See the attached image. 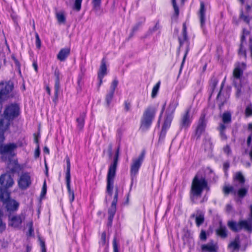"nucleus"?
I'll use <instances>...</instances> for the list:
<instances>
[{"label": "nucleus", "mask_w": 252, "mask_h": 252, "mask_svg": "<svg viewBox=\"0 0 252 252\" xmlns=\"http://www.w3.org/2000/svg\"><path fill=\"white\" fill-rule=\"evenodd\" d=\"M20 114V107L17 103H11L5 107L3 111L4 117L0 119V129H8L10 122Z\"/></svg>", "instance_id": "f257e3e1"}, {"label": "nucleus", "mask_w": 252, "mask_h": 252, "mask_svg": "<svg viewBox=\"0 0 252 252\" xmlns=\"http://www.w3.org/2000/svg\"><path fill=\"white\" fill-rule=\"evenodd\" d=\"M205 189L207 191L210 190L207 181L205 177L196 175L191 183L190 191L191 198L201 197Z\"/></svg>", "instance_id": "f03ea898"}, {"label": "nucleus", "mask_w": 252, "mask_h": 252, "mask_svg": "<svg viewBox=\"0 0 252 252\" xmlns=\"http://www.w3.org/2000/svg\"><path fill=\"white\" fill-rule=\"evenodd\" d=\"M8 168L9 169V171L0 176V184L3 187H0V188L5 189L7 190H8V188L12 187L14 184L13 177L10 174H14L19 169L20 165L17 160H14L10 161Z\"/></svg>", "instance_id": "7ed1b4c3"}, {"label": "nucleus", "mask_w": 252, "mask_h": 252, "mask_svg": "<svg viewBox=\"0 0 252 252\" xmlns=\"http://www.w3.org/2000/svg\"><path fill=\"white\" fill-rule=\"evenodd\" d=\"M156 112L157 108L154 106H149L145 109L140 120V130L144 132L150 128Z\"/></svg>", "instance_id": "20e7f679"}, {"label": "nucleus", "mask_w": 252, "mask_h": 252, "mask_svg": "<svg viewBox=\"0 0 252 252\" xmlns=\"http://www.w3.org/2000/svg\"><path fill=\"white\" fill-rule=\"evenodd\" d=\"M120 148H118L112 164L109 167L107 176V192L110 195H112L113 189L114 179L116 175V168L118 165V160L119 156Z\"/></svg>", "instance_id": "39448f33"}, {"label": "nucleus", "mask_w": 252, "mask_h": 252, "mask_svg": "<svg viewBox=\"0 0 252 252\" xmlns=\"http://www.w3.org/2000/svg\"><path fill=\"white\" fill-rule=\"evenodd\" d=\"M0 200L5 204L8 212H14L18 210L19 203L16 200L10 199V192L5 189L0 188Z\"/></svg>", "instance_id": "423d86ee"}, {"label": "nucleus", "mask_w": 252, "mask_h": 252, "mask_svg": "<svg viewBox=\"0 0 252 252\" xmlns=\"http://www.w3.org/2000/svg\"><path fill=\"white\" fill-rule=\"evenodd\" d=\"M227 226L234 232H238L242 229L249 232H251L252 230L251 224L246 220H240L238 222L230 220L227 222Z\"/></svg>", "instance_id": "0eeeda50"}, {"label": "nucleus", "mask_w": 252, "mask_h": 252, "mask_svg": "<svg viewBox=\"0 0 252 252\" xmlns=\"http://www.w3.org/2000/svg\"><path fill=\"white\" fill-rule=\"evenodd\" d=\"M13 85L10 82L0 83V100L3 102L9 98L13 97L14 95L12 91Z\"/></svg>", "instance_id": "6e6552de"}, {"label": "nucleus", "mask_w": 252, "mask_h": 252, "mask_svg": "<svg viewBox=\"0 0 252 252\" xmlns=\"http://www.w3.org/2000/svg\"><path fill=\"white\" fill-rule=\"evenodd\" d=\"M145 157V152H142L141 154L136 158H133L130 166V175L131 180L135 178L141 167Z\"/></svg>", "instance_id": "1a4fd4ad"}, {"label": "nucleus", "mask_w": 252, "mask_h": 252, "mask_svg": "<svg viewBox=\"0 0 252 252\" xmlns=\"http://www.w3.org/2000/svg\"><path fill=\"white\" fill-rule=\"evenodd\" d=\"M66 171L65 173V181L67 192L68 194L69 201L72 202L74 200V193L70 188V160L68 157H66Z\"/></svg>", "instance_id": "9d476101"}, {"label": "nucleus", "mask_w": 252, "mask_h": 252, "mask_svg": "<svg viewBox=\"0 0 252 252\" xmlns=\"http://www.w3.org/2000/svg\"><path fill=\"white\" fill-rule=\"evenodd\" d=\"M31 179L29 173H22L18 181V186L22 189H27L31 184Z\"/></svg>", "instance_id": "9b49d317"}, {"label": "nucleus", "mask_w": 252, "mask_h": 252, "mask_svg": "<svg viewBox=\"0 0 252 252\" xmlns=\"http://www.w3.org/2000/svg\"><path fill=\"white\" fill-rule=\"evenodd\" d=\"M191 107L187 109L185 112L182 115L180 121V127L181 128H187L191 122L190 117Z\"/></svg>", "instance_id": "f8f14e48"}, {"label": "nucleus", "mask_w": 252, "mask_h": 252, "mask_svg": "<svg viewBox=\"0 0 252 252\" xmlns=\"http://www.w3.org/2000/svg\"><path fill=\"white\" fill-rule=\"evenodd\" d=\"M183 39H181L180 38H179L180 47H181L182 46L184 41H187L188 45H187V48L186 50V52H185L184 58L183 59V61H182V63H181V65L180 70H181V69H182V68L183 64L184 63V62L185 61L186 58L187 54L189 50V42L188 41V36H187V27H186V24L185 23L183 24Z\"/></svg>", "instance_id": "ddd939ff"}, {"label": "nucleus", "mask_w": 252, "mask_h": 252, "mask_svg": "<svg viewBox=\"0 0 252 252\" xmlns=\"http://www.w3.org/2000/svg\"><path fill=\"white\" fill-rule=\"evenodd\" d=\"M25 217L23 214L9 217V225L14 228H20Z\"/></svg>", "instance_id": "4468645a"}, {"label": "nucleus", "mask_w": 252, "mask_h": 252, "mask_svg": "<svg viewBox=\"0 0 252 252\" xmlns=\"http://www.w3.org/2000/svg\"><path fill=\"white\" fill-rule=\"evenodd\" d=\"M17 148V145L14 143L2 144L0 146V153L1 155L9 154L12 155L13 152Z\"/></svg>", "instance_id": "2eb2a0df"}, {"label": "nucleus", "mask_w": 252, "mask_h": 252, "mask_svg": "<svg viewBox=\"0 0 252 252\" xmlns=\"http://www.w3.org/2000/svg\"><path fill=\"white\" fill-rule=\"evenodd\" d=\"M118 84V81L117 79H114L111 84L110 91L107 94L105 97V100L107 106L110 105L111 100L113 98L114 92L117 87Z\"/></svg>", "instance_id": "dca6fc26"}, {"label": "nucleus", "mask_w": 252, "mask_h": 252, "mask_svg": "<svg viewBox=\"0 0 252 252\" xmlns=\"http://www.w3.org/2000/svg\"><path fill=\"white\" fill-rule=\"evenodd\" d=\"M206 121L205 119V115H202L199 119L196 129L195 136L197 137V138H199L201 135L204 131L206 126Z\"/></svg>", "instance_id": "f3484780"}, {"label": "nucleus", "mask_w": 252, "mask_h": 252, "mask_svg": "<svg viewBox=\"0 0 252 252\" xmlns=\"http://www.w3.org/2000/svg\"><path fill=\"white\" fill-rule=\"evenodd\" d=\"M205 5L203 1L200 2V7L199 12L200 26L202 29H203L205 24Z\"/></svg>", "instance_id": "a211bd4d"}, {"label": "nucleus", "mask_w": 252, "mask_h": 252, "mask_svg": "<svg viewBox=\"0 0 252 252\" xmlns=\"http://www.w3.org/2000/svg\"><path fill=\"white\" fill-rule=\"evenodd\" d=\"M178 105V103L176 100L171 101L166 111V115L172 116Z\"/></svg>", "instance_id": "6ab92c4d"}, {"label": "nucleus", "mask_w": 252, "mask_h": 252, "mask_svg": "<svg viewBox=\"0 0 252 252\" xmlns=\"http://www.w3.org/2000/svg\"><path fill=\"white\" fill-rule=\"evenodd\" d=\"M107 74V67L104 59L101 60V65L98 72V77H103Z\"/></svg>", "instance_id": "aec40b11"}, {"label": "nucleus", "mask_w": 252, "mask_h": 252, "mask_svg": "<svg viewBox=\"0 0 252 252\" xmlns=\"http://www.w3.org/2000/svg\"><path fill=\"white\" fill-rule=\"evenodd\" d=\"M216 233L218 235L222 238H225L227 236V229L221 223H220L219 227L216 230Z\"/></svg>", "instance_id": "412c9836"}, {"label": "nucleus", "mask_w": 252, "mask_h": 252, "mask_svg": "<svg viewBox=\"0 0 252 252\" xmlns=\"http://www.w3.org/2000/svg\"><path fill=\"white\" fill-rule=\"evenodd\" d=\"M172 120V116L166 115V117L164 121L161 131V134H163V136L165 134L166 129L170 126Z\"/></svg>", "instance_id": "4be33fe9"}, {"label": "nucleus", "mask_w": 252, "mask_h": 252, "mask_svg": "<svg viewBox=\"0 0 252 252\" xmlns=\"http://www.w3.org/2000/svg\"><path fill=\"white\" fill-rule=\"evenodd\" d=\"M201 249L203 251L217 252L218 248L216 245L212 243H208L207 244L202 245Z\"/></svg>", "instance_id": "5701e85b"}, {"label": "nucleus", "mask_w": 252, "mask_h": 252, "mask_svg": "<svg viewBox=\"0 0 252 252\" xmlns=\"http://www.w3.org/2000/svg\"><path fill=\"white\" fill-rule=\"evenodd\" d=\"M116 211V205L111 204L110 208L108 210V224L111 225Z\"/></svg>", "instance_id": "b1692460"}, {"label": "nucleus", "mask_w": 252, "mask_h": 252, "mask_svg": "<svg viewBox=\"0 0 252 252\" xmlns=\"http://www.w3.org/2000/svg\"><path fill=\"white\" fill-rule=\"evenodd\" d=\"M85 117L86 114L83 112L80 114L79 117L76 120L77 122V127L80 130H82L83 128Z\"/></svg>", "instance_id": "393cba45"}, {"label": "nucleus", "mask_w": 252, "mask_h": 252, "mask_svg": "<svg viewBox=\"0 0 252 252\" xmlns=\"http://www.w3.org/2000/svg\"><path fill=\"white\" fill-rule=\"evenodd\" d=\"M54 74L55 76V95L57 96L60 88L59 71L57 70H55Z\"/></svg>", "instance_id": "a878e982"}, {"label": "nucleus", "mask_w": 252, "mask_h": 252, "mask_svg": "<svg viewBox=\"0 0 252 252\" xmlns=\"http://www.w3.org/2000/svg\"><path fill=\"white\" fill-rule=\"evenodd\" d=\"M101 0H92V3L93 4L92 10L97 14L100 10L101 6Z\"/></svg>", "instance_id": "bb28decb"}, {"label": "nucleus", "mask_w": 252, "mask_h": 252, "mask_svg": "<svg viewBox=\"0 0 252 252\" xmlns=\"http://www.w3.org/2000/svg\"><path fill=\"white\" fill-rule=\"evenodd\" d=\"M248 189V187L241 188L238 190L237 192H236V194L239 197L243 198L247 194Z\"/></svg>", "instance_id": "cd10ccee"}, {"label": "nucleus", "mask_w": 252, "mask_h": 252, "mask_svg": "<svg viewBox=\"0 0 252 252\" xmlns=\"http://www.w3.org/2000/svg\"><path fill=\"white\" fill-rule=\"evenodd\" d=\"M228 247L229 248L232 249L233 251L238 250L240 248L239 238H235L234 241L230 243Z\"/></svg>", "instance_id": "c85d7f7f"}, {"label": "nucleus", "mask_w": 252, "mask_h": 252, "mask_svg": "<svg viewBox=\"0 0 252 252\" xmlns=\"http://www.w3.org/2000/svg\"><path fill=\"white\" fill-rule=\"evenodd\" d=\"M222 120L224 124H229L231 122V114L228 112H225L222 115Z\"/></svg>", "instance_id": "c756f323"}, {"label": "nucleus", "mask_w": 252, "mask_h": 252, "mask_svg": "<svg viewBox=\"0 0 252 252\" xmlns=\"http://www.w3.org/2000/svg\"><path fill=\"white\" fill-rule=\"evenodd\" d=\"M204 221V215L202 212H200L198 215L195 217V222L197 226H199Z\"/></svg>", "instance_id": "7c9ffc66"}, {"label": "nucleus", "mask_w": 252, "mask_h": 252, "mask_svg": "<svg viewBox=\"0 0 252 252\" xmlns=\"http://www.w3.org/2000/svg\"><path fill=\"white\" fill-rule=\"evenodd\" d=\"M84 77V73L82 71H81L78 76L77 77V85H78V88L80 90H81L82 87L83 85V79Z\"/></svg>", "instance_id": "2f4dec72"}, {"label": "nucleus", "mask_w": 252, "mask_h": 252, "mask_svg": "<svg viewBox=\"0 0 252 252\" xmlns=\"http://www.w3.org/2000/svg\"><path fill=\"white\" fill-rule=\"evenodd\" d=\"M243 74V71L239 67H236L233 70V75L235 79H239Z\"/></svg>", "instance_id": "473e14b6"}, {"label": "nucleus", "mask_w": 252, "mask_h": 252, "mask_svg": "<svg viewBox=\"0 0 252 252\" xmlns=\"http://www.w3.org/2000/svg\"><path fill=\"white\" fill-rule=\"evenodd\" d=\"M223 192L225 195H228L230 192L233 193L234 195L236 194V191L234 189L232 186H224L223 188Z\"/></svg>", "instance_id": "72a5a7b5"}, {"label": "nucleus", "mask_w": 252, "mask_h": 252, "mask_svg": "<svg viewBox=\"0 0 252 252\" xmlns=\"http://www.w3.org/2000/svg\"><path fill=\"white\" fill-rule=\"evenodd\" d=\"M234 179L239 181V182L241 184H243L245 182V178L241 172H237L236 173Z\"/></svg>", "instance_id": "f704fd0d"}, {"label": "nucleus", "mask_w": 252, "mask_h": 252, "mask_svg": "<svg viewBox=\"0 0 252 252\" xmlns=\"http://www.w3.org/2000/svg\"><path fill=\"white\" fill-rule=\"evenodd\" d=\"M159 83H158L156 85H155L152 89V97L153 98H154L157 94V93L158 91V89H159Z\"/></svg>", "instance_id": "c9c22d12"}, {"label": "nucleus", "mask_w": 252, "mask_h": 252, "mask_svg": "<svg viewBox=\"0 0 252 252\" xmlns=\"http://www.w3.org/2000/svg\"><path fill=\"white\" fill-rule=\"evenodd\" d=\"M82 0H75V3L74 4L73 8L76 10L77 11H79L81 9V3Z\"/></svg>", "instance_id": "e433bc0d"}, {"label": "nucleus", "mask_w": 252, "mask_h": 252, "mask_svg": "<svg viewBox=\"0 0 252 252\" xmlns=\"http://www.w3.org/2000/svg\"><path fill=\"white\" fill-rule=\"evenodd\" d=\"M240 18L242 19L247 24L249 25L250 22V19L248 16L245 15L243 14V11L241 12Z\"/></svg>", "instance_id": "4c0bfd02"}, {"label": "nucleus", "mask_w": 252, "mask_h": 252, "mask_svg": "<svg viewBox=\"0 0 252 252\" xmlns=\"http://www.w3.org/2000/svg\"><path fill=\"white\" fill-rule=\"evenodd\" d=\"M172 3L174 10L175 14L176 15V16H178L179 14V10L178 6L176 3V0H172Z\"/></svg>", "instance_id": "58836bf2"}, {"label": "nucleus", "mask_w": 252, "mask_h": 252, "mask_svg": "<svg viewBox=\"0 0 252 252\" xmlns=\"http://www.w3.org/2000/svg\"><path fill=\"white\" fill-rule=\"evenodd\" d=\"M218 80L216 78L213 77L212 78L211 80L210 86L212 88L213 90L215 89V87L218 84Z\"/></svg>", "instance_id": "ea45409f"}, {"label": "nucleus", "mask_w": 252, "mask_h": 252, "mask_svg": "<svg viewBox=\"0 0 252 252\" xmlns=\"http://www.w3.org/2000/svg\"><path fill=\"white\" fill-rule=\"evenodd\" d=\"M56 16L58 19V22L60 24H62L63 23V13L62 12H57Z\"/></svg>", "instance_id": "a19ab883"}, {"label": "nucleus", "mask_w": 252, "mask_h": 252, "mask_svg": "<svg viewBox=\"0 0 252 252\" xmlns=\"http://www.w3.org/2000/svg\"><path fill=\"white\" fill-rule=\"evenodd\" d=\"M6 228V224L4 223L2 219L1 218H0V233H2L3 231H4L5 230Z\"/></svg>", "instance_id": "79ce46f5"}, {"label": "nucleus", "mask_w": 252, "mask_h": 252, "mask_svg": "<svg viewBox=\"0 0 252 252\" xmlns=\"http://www.w3.org/2000/svg\"><path fill=\"white\" fill-rule=\"evenodd\" d=\"M35 44L37 48L38 49L41 47V41L40 40V38L39 35L37 33H35Z\"/></svg>", "instance_id": "37998d69"}, {"label": "nucleus", "mask_w": 252, "mask_h": 252, "mask_svg": "<svg viewBox=\"0 0 252 252\" xmlns=\"http://www.w3.org/2000/svg\"><path fill=\"white\" fill-rule=\"evenodd\" d=\"M118 189L117 188L115 190V194L114 196V198L112 201V204L113 205H117V203L118 201Z\"/></svg>", "instance_id": "c03bdc74"}, {"label": "nucleus", "mask_w": 252, "mask_h": 252, "mask_svg": "<svg viewBox=\"0 0 252 252\" xmlns=\"http://www.w3.org/2000/svg\"><path fill=\"white\" fill-rule=\"evenodd\" d=\"M46 191H47V186H46V181H44L42 189V191H41V194H40L41 196L42 197V196H44L46 193Z\"/></svg>", "instance_id": "a18cd8bd"}, {"label": "nucleus", "mask_w": 252, "mask_h": 252, "mask_svg": "<svg viewBox=\"0 0 252 252\" xmlns=\"http://www.w3.org/2000/svg\"><path fill=\"white\" fill-rule=\"evenodd\" d=\"M113 247L114 252H119L118 245L117 243L116 239L114 238L113 241Z\"/></svg>", "instance_id": "49530a36"}, {"label": "nucleus", "mask_w": 252, "mask_h": 252, "mask_svg": "<svg viewBox=\"0 0 252 252\" xmlns=\"http://www.w3.org/2000/svg\"><path fill=\"white\" fill-rule=\"evenodd\" d=\"M223 150L224 153L227 155H230L231 153V150L230 146L228 145L224 146L223 148Z\"/></svg>", "instance_id": "de8ad7c7"}, {"label": "nucleus", "mask_w": 252, "mask_h": 252, "mask_svg": "<svg viewBox=\"0 0 252 252\" xmlns=\"http://www.w3.org/2000/svg\"><path fill=\"white\" fill-rule=\"evenodd\" d=\"M239 54L243 56L245 58L246 57V50L243 48L242 45L241 44L240 49L239 50Z\"/></svg>", "instance_id": "09e8293b"}, {"label": "nucleus", "mask_w": 252, "mask_h": 252, "mask_svg": "<svg viewBox=\"0 0 252 252\" xmlns=\"http://www.w3.org/2000/svg\"><path fill=\"white\" fill-rule=\"evenodd\" d=\"M7 130V129L3 130L0 129V143L3 142L4 140V133Z\"/></svg>", "instance_id": "8fccbe9b"}, {"label": "nucleus", "mask_w": 252, "mask_h": 252, "mask_svg": "<svg viewBox=\"0 0 252 252\" xmlns=\"http://www.w3.org/2000/svg\"><path fill=\"white\" fill-rule=\"evenodd\" d=\"M200 238L201 240L205 241L206 240V234L205 230H202L200 234Z\"/></svg>", "instance_id": "3c124183"}, {"label": "nucleus", "mask_w": 252, "mask_h": 252, "mask_svg": "<svg viewBox=\"0 0 252 252\" xmlns=\"http://www.w3.org/2000/svg\"><path fill=\"white\" fill-rule=\"evenodd\" d=\"M112 144H109L108 145V153L110 158H111L112 157Z\"/></svg>", "instance_id": "603ef678"}, {"label": "nucleus", "mask_w": 252, "mask_h": 252, "mask_svg": "<svg viewBox=\"0 0 252 252\" xmlns=\"http://www.w3.org/2000/svg\"><path fill=\"white\" fill-rule=\"evenodd\" d=\"M131 107L130 103L128 101L125 102V110L126 111H128L130 110Z\"/></svg>", "instance_id": "864d4df0"}, {"label": "nucleus", "mask_w": 252, "mask_h": 252, "mask_svg": "<svg viewBox=\"0 0 252 252\" xmlns=\"http://www.w3.org/2000/svg\"><path fill=\"white\" fill-rule=\"evenodd\" d=\"M57 58L60 61H63V49H61L59 53L57 56Z\"/></svg>", "instance_id": "5fc2aeb1"}, {"label": "nucleus", "mask_w": 252, "mask_h": 252, "mask_svg": "<svg viewBox=\"0 0 252 252\" xmlns=\"http://www.w3.org/2000/svg\"><path fill=\"white\" fill-rule=\"evenodd\" d=\"M70 54V48H66L64 49V60L65 58L67 57Z\"/></svg>", "instance_id": "6e6d98bb"}, {"label": "nucleus", "mask_w": 252, "mask_h": 252, "mask_svg": "<svg viewBox=\"0 0 252 252\" xmlns=\"http://www.w3.org/2000/svg\"><path fill=\"white\" fill-rule=\"evenodd\" d=\"M225 124H220V126L219 127V129L220 131H224V130L226 128V126L224 125Z\"/></svg>", "instance_id": "4d7b16f0"}, {"label": "nucleus", "mask_w": 252, "mask_h": 252, "mask_svg": "<svg viewBox=\"0 0 252 252\" xmlns=\"http://www.w3.org/2000/svg\"><path fill=\"white\" fill-rule=\"evenodd\" d=\"M159 22H157L154 27L151 29L152 32H155L159 29Z\"/></svg>", "instance_id": "13d9d810"}, {"label": "nucleus", "mask_w": 252, "mask_h": 252, "mask_svg": "<svg viewBox=\"0 0 252 252\" xmlns=\"http://www.w3.org/2000/svg\"><path fill=\"white\" fill-rule=\"evenodd\" d=\"M40 246L41 247V252H46V248L45 243L43 241L40 242Z\"/></svg>", "instance_id": "bf43d9fd"}, {"label": "nucleus", "mask_w": 252, "mask_h": 252, "mask_svg": "<svg viewBox=\"0 0 252 252\" xmlns=\"http://www.w3.org/2000/svg\"><path fill=\"white\" fill-rule=\"evenodd\" d=\"M220 135L221 138L222 139L225 140L227 139V136H226V134H225L224 131H220Z\"/></svg>", "instance_id": "052dcab7"}, {"label": "nucleus", "mask_w": 252, "mask_h": 252, "mask_svg": "<svg viewBox=\"0 0 252 252\" xmlns=\"http://www.w3.org/2000/svg\"><path fill=\"white\" fill-rule=\"evenodd\" d=\"M33 232V229H32V223H31L30 224V228H29V234L30 235H32Z\"/></svg>", "instance_id": "680f3d73"}, {"label": "nucleus", "mask_w": 252, "mask_h": 252, "mask_svg": "<svg viewBox=\"0 0 252 252\" xmlns=\"http://www.w3.org/2000/svg\"><path fill=\"white\" fill-rule=\"evenodd\" d=\"M251 140H252V136L250 135V136H248V139H247V141L248 145H250L251 142Z\"/></svg>", "instance_id": "e2e57ef3"}, {"label": "nucleus", "mask_w": 252, "mask_h": 252, "mask_svg": "<svg viewBox=\"0 0 252 252\" xmlns=\"http://www.w3.org/2000/svg\"><path fill=\"white\" fill-rule=\"evenodd\" d=\"M98 79H99V83L98 84V87L99 88L102 83L103 77H98Z\"/></svg>", "instance_id": "0e129e2a"}, {"label": "nucleus", "mask_w": 252, "mask_h": 252, "mask_svg": "<svg viewBox=\"0 0 252 252\" xmlns=\"http://www.w3.org/2000/svg\"><path fill=\"white\" fill-rule=\"evenodd\" d=\"M39 153H40L39 149V147H38L37 149L35 150V156L36 157H38L39 155Z\"/></svg>", "instance_id": "69168bd1"}, {"label": "nucleus", "mask_w": 252, "mask_h": 252, "mask_svg": "<svg viewBox=\"0 0 252 252\" xmlns=\"http://www.w3.org/2000/svg\"><path fill=\"white\" fill-rule=\"evenodd\" d=\"M43 152L44 153H46L47 154H49V150L47 147H45L43 149Z\"/></svg>", "instance_id": "338daca9"}, {"label": "nucleus", "mask_w": 252, "mask_h": 252, "mask_svg": "<svg viewBox=\"0 0 252 252\" xmlns=\"http://www.w3.org/2000/svg\"><path fill=\"white\" fill-rule=\"evenodd\" d=\"M33 67L35 71H37V64L35 62L33 63L32 64Z\"/></svg>", "instance_id": "774afa93"}]
</instances>
